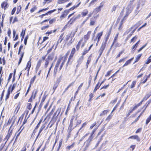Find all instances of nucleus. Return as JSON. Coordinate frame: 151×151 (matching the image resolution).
Returning <instances> with one entry per match:
<instances>
[{"mask_svg": "<svg viewBox=\"0 0 151 151\" xmlns=\"http://www.w3.org/2000/svg\"><path fill=\"white\" fill-rule=\"evenodd\" d=\"M103 32H101L98 34L97 38H98V42H99L102 35Z\"/></svg>", "mask_w": 151, "mask_h": 151, "instance_id": "25", "label": "nucleus"}, {"mask_svg": "<svg viewBox=\"0 0 151 151\" xmlns=\"http://www.w3.org/2000/svg\"><path fill=\"white\" fill-rule=\"evenodd\" d=\"M88 13V11L86 9H85L81 13V15L83 17L85 16Z\"/></svg>", "mask_w": 151, "mask_h": 151, "instance_id": "15", "label": "nucleus"}, {"mask_svg": "<svg viewBox=\"0 0 151 151\" xmlns=\"http://www.w3.org/2000/svg\"><path fill=\"white\" fill-rule=\"evenodd\" d=\"M96 22V20H94L93 18H91L90 19V25L93 26L95 24Z\"/></svg>", "mask_w": 151, "mask_h": 151, "instance_id": "16", "label": "nucleus"}, {"mask_svg": "<svg viewBox=\"0 0 151 151\" xmlns=\"http://www.w3.org/2000/svg\"><path fill=\"white\" fill-rule=\"evenodd\" d=\"M45 126L44 125H43L41 126V127L40 128V129L38 135L37 137V138L38 136L40 135V134L41 133V132L42 131V130L44 129L45 128Z\"/></svg>", "mask_w": 151, "mask_h": 151, "instance_id": "23", "label": "nucleus"}, {"mask_svg": "<svg viewBox=\"0 0 151 151\" xmlns=\"http://www.w3.org/2000/svg\"><path fill=\"white\" fill-rule=\"evenodd\" d=\"M24 114H22V115L20 117H19V121H18V122L20 120H21L22 121L23 119V118L24 117Z\"/></svg>", "mask_w": 151, "mask_h": 151, "instance_id": "59", "label": "nucleus"}, {"mask_svg": "<svg viewBox=\"0 0 151 151\" xmlns=\"http://www.w3.org/2000/svg\"><path fill=\"white\" fill-rule=\"evenodd\" d=\"M151 95V93L145 95V97L144 98L143 101H145Z\"/></svg>", "mask_w": 151, "mask_h": 151, "instance_id": "26", "label": "nucleus"}, {"mask_svg": "<svg viewBox=\"0 0 151 151\" xmlns=\"http://www.w3.org/2000/svg\"><path fill=\"white\" fill-rule=\"evenodd\" d=\"M80 3H81V2H80V3H79L78 4V5H76V6H73V7H72L70 8L69 10L70 11L73 10L75 8L78 7L79 6V5L80 4Z\"/></svg>", "mask_w": 151, "mask_h": 151, "instance_id": "39", "label": "nucleus"}, {"mask_svg": "<svg viewBox=\"0 0 151 151\" xmlns=\"http://www.w3.org/2000/svg\"><path fill=\"white\" fill-rule=\"evenodd\" d=\"M136 82L134 81H133L132 82V83L131 85V88H132L134 87L136 84Z\"/></svg>", "mask_w": 151, "mask_h": 151, "instance_id": "48", "label": "nucleus"}, {"mask_svg": "<svg viewBox=\"0 0 151 151\" xmlns=\"http://www.w3.org/2000/svg\"><path fill=\"white\" fill-rule=\"evenodd\" d=\"M74 84V82H73L70 83L68 86L65 89L64 92H65L67 90H68V88L71 86H73Z\"/></svg>", "mask_w": 151, "mask_h": 151, "instance_id": "33", "label": "nucleus"}, {"mask_svg": "<svg viewBox=\"0 0 151 151\" xmlns=\"http://www.w3.org/2000/svg\"><path fill=\"white\" fill-rule=\"evenodd\" d=\"M111 33V29H110V30L109 31L108 33L106 34V40L105 41V42L107 43L108 40L109 39V36Z\"/></svg>", "mask_w": 151, "mask_h": 151, "instance_id": "13", "label": "nucleus"}, {"mask_svg": "<svg viewBox=\"0 0 151 151\" xmlns=\"http://www.w3.org/2000/svg\"><path fill=\"white\" fill-rule=\"evenodd\" d=\"M109 111V110H104L102 112V113H101L100 114V116H101L103 115H105L107 114V113H108Z\"/></svg>", "mask_w": 151, "mask_h": 151, "instance_id": "27", "label": "nucleus"}, {"mask_svg": "<svg viewBox=\"0 0 151 151\" xmlns=\"http://www.w3.org/2000/svg\"><path fill=\"white\" fill-rule=\"evenodd\" d=\"M151 120V114L146 120V124L147 125Z\"/></svg>", "mask_w": 151, "mask_h": 151, "instance_id": "31", "label": "nucleus"}, {"mask_svg": "<svg viewBox=\"0 0 151 151\" xmlns=\"http://www.w3.org/2000/svg\"><path fill=\"white\" fill-rule=\"evenodd\" d=\"M7 5V4L6 2H4L1 4V6L2 8H4V9H5L6 8V6Z\"/></svg>", "mask_w": 151, "mask_h": 151, "instance_id": "24", "label": "nucleus"}, {"mask_svg": "<svg viewBox=\"0 0 151 151\" xmlns=\"http://www.w3.org/2000/svg\"><path fill=\"white\" fill-rule=\"evenodd\" d=\"M31 59H30L29 60L28 62L27 63L26 68H25V70L27 69V71H29V69L31 66Z\"/></svg>", "mask_w": 151, "mask_h": 151, "instance_id": "8", "label": "nucleus"}, {"mask_svg": "<svg viewBox=\"0 0 151 151\" xmlns=\"http://www.w3.org/2000/svg\"><path fill=\"white\" fill-rule=\"evenodd\" d=\"M11 86H10V87H9L8 91L7 94L6 95V100L9 97V94L10 92V89H11Z\"/></svg>", "mask_w": 151, "mask_h": 151, "instance_id": "21", "label": "nucleus"}, {"mask_svg": "<svg viewBox=\"0 0 151 151\" xmlns=\"http://www.w3.org/2000/svg\"><path fill=\"white\" fill-rule=\"evenodd\" d=\"M134 58L133 57L130 59H129L127 60L124 65L123 66V67L129 65V64H130L131 63V61Z\"/></svg>", "mask_w": 151, "mask_h": 151, "instance_id": "11", "label": "nucleus"}, {"mask_svg": "<svg viewBox=\"0 0 151 151\" xmlns=\"http://www.w3.org/2000/svg\"><path fill=\"white\" fill-rule=\"evenodd\" d=\"M128 139H136L137 141H140V139L137 135H134L130 137Z\"/></svg>", "mask_w": 151, "mask_h": 151, "instance_id": "10", "label": "nucleus"}, {"mask_svg": "<svg viewBox=\"0 0 151 151\" xmlns=\"http://www.w3.org/2000/svg\"><path fill=\"white\" fill-rule=\"evenodd\" d=\"M37 92V91L36 90H34L33 91L31 97L29 99V100L31 99V98H33V99H35V97L36 96V95Z\"/></svg>", "mask_w": 151, "mask_h": 151, "instance_id": "14", "label": "nucleus"}, {"mask_svg": "<svg viewBox=\"0 0 151 151\" xmlns=\"http://www.w3.org/2000/svg\"><path fill=\"white\" fill-rule=\"evenodd\" d=\"M41 64V62L40 60L39 61L37 65V66L36 68V71L37 72L39 69V68L40 67Z\"/></svg>", "mask_w": 151, "mask_h": 151, "instance_id": "20", "label": "nucleus"}, {"mask_svg": "<svg viewBox=\"0 0 151 151\" xmlns=\"http://www.w3.org/2000/svg\"><path fill=\"white\" fill-rule=\"evenodd\" d=\"M151 120V114L146 120V124L147 125Z\"/></svg>", "mask_w": 151, "mask_h": 151, "instance_id": "30", "label": "nucleus"}, {"mask_svg": "<svg viewBox=\"0 0 151 151\" xmlns=\"http://www.w3.org/2000/svg\"><path fill=\"white\" fill-rule=\"evenodd\" d=\"M68 1V0H58V4H62Z\"/></svg>", "mask_w": 151, "mask_h": 151, "instance_id": "22", "label": "nucleus"}, {"mask_svg": "<svg viewBox=\"0 0 151 151\" xmlns=\"http://www.w3.org/2000/svg\"><path fill=\"white\" fill-rule=\"evenodd\" d=\"M81 15L80 14L74 16L73 17L70 19L66 26H69L70 25L72 24L75 21L79 19Z\"/></svg>", "mask_w": 151, "mask_h": 151, "instance_id": "1", "label": "nucleus"}, {"mask_svg": "<svg viewBox=\"0 0 151 151\" xmlns=\"http://www.w3.org/2000/svg\"><path fill=\"white\" fill-rule=\"evenodd\" d=\"M28 36H27L26 37H25V38L24 39V43L25 45H26L27 44V39H28Z\"/></svg>", "mask_w": 151, "mask_h": 151, "instance_id": "53", "label": "nucleus"}, {"mask_svg": "<svg viewBox=\"0 0 151 151\" xmlns=\"http://www.w3.org/2000/svg\"><path fill=\"white\" fill-rule=\"evenodd\" d=\"M93 138V137L92 136V134H91V136L89 138L88 141H89V142H90L92 140Z\"/></svg>", "mask_w": 151, "mask_h": 151, "instance_id": "57", "label": "nucleus"}, {"mask_svg": "<svg viewBox=\"0 0 151 151\" xmlns=\"http://www.w3.org/2000/svg\"><path fill=\"white\" fill-rule=\"evenodd\" d=\"M141 55L142 54H139L138 55V56L136 58V61H135V63L137 62L139 60Z\"/></svg>", "mask_w": 151, "mask_h": 151, "instance_id": "45", "label": "nucleus"}, {"mask_svg": "<svg viewBox=\"0 0 151 151\" xmlns=\"http://www.w3.org/2000/svg\"><path fill=\"white\" fill-rule=\"evenodd\" d=\"M151 120V114L146 120V124L147 125Z\"/></svg>", "mask_w": 151, "mask_h": 151, "instance_id": "32", "label": "nucleus"}, {"mask_svg": "<svg viewBox=\"0 0 151 151\" xmlns=\"http://www.w3.org/2000/svg\"><path fill=\"white\" fill-rule=\"evenodd\" d=\"M99 83H98L96 85V86L93 90L94 92H95L96 91V90L99 88L100 86H99Z\"/></svg>", "mask_w": 151, "mask_h": 151, "instance_id": "47", "label": "nucleus"}, {"mask_svg": "<svg viewBox=\"0 0 151 151\" xmlns=\"http://www.w3.org/2000/svg\"><path fill=\"white\" fill-rule=\"evenodd\" d=\"M137 36H135L131 40V41L130 42V43H131L132 42H134V41L137 40Z\"/></svg>", "mask_w": 151, "mask_h": 151, "instance_id": "40", "label": "nucleus"}, {"mask_svg": "<svg viewBox=\"0 0 151 151\" xmlns=\"http://www.w3.org/2000/svg\"><path fill=\"white\" fill-rule=\"evenodd\" d=\"M24 52H23L21 55V57L19 59V60L18 62V64L19 65L21 63L22 58L24 56Z\"/></svg>", "mask_w": 151, "mask_h": 151, "instance_id": "36", "label": "nucleus"}, {"mask_svg": "<svg viewBox=\"0 0 151 151\" xmlns=\"http://www.w3.org/2000/svg\"><path fill=\"white\" fill-rule=\"evenodd\" d=\"M63 34H61L60 35V41H59V40L58 41V43H60L62 42V40H63Z\"/></svg>", "mask_w": 151, "mask_h": 151, "instance_id": "43", "label": "nucleus"}, {"mask_svg": "<svg viewBox=\"0 0 151 151\" xmlns=\"http://www.w3.org/2000/svg\"><path fill=\"white\" fill-rule=\"evenodd\" d=\"M103 7V5H101H101L99 6L98 7L96 8L94 10V11L96 12H99L101 9V8Z\"/></svg>", "mask_w": 151, "mask_h": 151, "instance_id": "19", "label": "nucleus"}, {"mask_svg": "<svg viewBox=\"0 0 151 151\" xmlns=\"http://www.w3.org/2000/svg\"><path fill=\"white\" fill-rule=\"evenodd\" d=\"M88 20V18H86L84 21L81 23V25L82 26L85 23L86 21Z\"/></svg>", "mask_w": 151, "mask_h": 151, "instance_id": "52", "label": "nucleus"}, {"mask_svg": "<svg viewBox=\"0 0 151 151\" xmlns=\"http://www.w3.org/2000/svg\"><path fill=\"white\" fill-rule=\"evenodd\" d=\"M92 56V54H91L88 57L87 61L86 63V65L87 66V68H88V65L89 64V63H90L91 59V58Z\"/></svg>", "mask_w": 151, "mask_h": 151, "instance_id": "18", "label": "nucleus"}, {"mask_svg": "<svg viewBox=\"0 0 151 151\" xmlns=\"http://www.w3.org/2000/svg\"><path fill=\"white\" fill-rule=\"evenodd\" d=\"M106 42H105L102 43L101 48L99 51V52L100 53V54L102 53V52L106 47Z\"/></svg>", "mask_w": 151, "mask_h": 151, "instance_id": "5", "label": "nucleus"}, {"mask_svg": "<svg viewBox=\"0 0 151 151\" xmlns=\"http://www.w3.org/2000/svg\"><path fill=\"white\" fill-rule=\"evenodd\" d=\"M83 41V38L81 39L78 42V43L76 47L77 50H78L80 47V45L81 44L82 45V42Z\"/></svg>", "mask_w": 151, "mask_h": 151, "instance_id": "12", "label": "nucleus"}, {"mask_svg": "<svg viewBox=\"0 0 151 151\" xmlns=\"http://www.w3.org/2000/svg\"><path fill=\"white\" fill-rule=\"evenodd\" d=\"M98 0H92L91 3L89 4V6H90L91 5H93L94 4V3L95 2H96Z\"/></svg>", "mask_w": 151, "mask_h": 151, "instance_id": "46", "label": "nucleus"}, {"mask_svg": "<svg viewBox=\"0 0 151 151\" xmlns=\"http://www.w3.org/2000/svg\"><path fill=\"white\" fill-rule=\"evenodd\" d=\"M37 8L35 6H34L30 10V12L31 13L33 12Z\"/></svg>", "mask_w": 151, "mask_h": 151, "instance_id": "51", "label": "nucleus"}, {"mask_svg": "<svg viewBox=\"0 0 151 151\" xmlns=\"http://www.w3.org/2000/svg\"><path fill=\"white\" fill-rule=\"evenodd\" d=\"M68 11L67 10H65L63 12V14L60 16V18L61 20L64 18L68 14Z\"/></svg>", "mask_w": 151, "mask_h": 151, "instance_id": "7", "label": "nucleus"}, {"mask_svg": "<svg viewBox=\"0 0 151 151\" xmlns=\"http://www.w3.org/2000/svg\"><path fill=\"white\" fill-rule=\"evenodd\" d=\"M125 20V18H124L122 19V21L120 22V23L119 26V30H121L122 28V24H123V21L124 20Z\"/></svg>", "mask_w": 151, "mask_h": 151, "instance_id": "17", "label": "nucleus"}, {"mask_svg": "<svg viewBox=\"0 0 151 151\" xmlns=\"http://www.w3.org/2000/svg\"><path fill=\"white\" fill-rule=\"evenodd\" d=\"M75 52H76V49L74 47H73L72 49L71 52L70 54V55H71V56H73V55L75 53Z\"/></svg>", "mask_w": 151, "mask_h": 151, "instance_id": "29", "label": "nucleus"}, {"mask_svg": "<svg viewBox=\"0 0 151 151\" xmlns=\"http://www.w3.org/2000/svg\"><path fill=\"white\" fill-rule=\"evenodd\" d=\"M147 79V78H146L145 76H144L143 79L141 81V82L143 83H144L146 82Z\"/></svg>", "mask_w": 151, "mask_h": 151, "instance_id": "44", "label": "nucleus"}, {"mask_svg": "<svg viewBox=\"0 0 151 151\" xmlns=\"http://www.w3.org/2000/svg\"><path fill=\"white\" fill-rule=\"evenodd\" d=\"M106 42H105L102 43L101 48L99 51V52L100 53V54L102 53V52L106 47Z\"/></svg>", "mask_w": 151, "mask_h": 151, "instance_id": "6", "label": "nucleus"}, {"mask_svg": "<svg viewBox=\"0 0 151 151\" xmlns=\"http://www.w3.org/2000/svg\"><path fill=\"white\" fill-rule=\"evenodd\" d=\"M61 111V109L58 108L57 111H56V112L54 113V116H55L57 114V116H58L60 112Z\"/></svg>", "mask_w": 151, "mask_h": 151, "instance_id": "28", "label": "nucleus"}, {"mask_svg": "<svg viewBox=\"0 0 151 151\" xmlns=\"http://www.w3.org/2000/svg\"><path fill=\"white\" fill-rule=\"evenodd\" d=\"M54 54H52V55H49L48 58L49 60H52L53 58Z\"/></svg>", "mask_w": 151, "mask_h": 151, "instance_id": "49", "label": "nucleus"}, {"mask_svg": "<svg viewBox=\"0 0 151 151\" xmlns=\"http://www.w3.org/2000/svg\"><path fill=\"white\" fill-rule=\"evenodd\" d=\"M142 114V113H141L138 116L137 118L135 120V121L134 122H133L132 123L137 122L139 119L140 118L141 116V115Z\"/></svg>", "mask_w": 151, "mask_h": 151, "instance_id": "55", "label": "nucleus"}, {"mask_svg": "<svg viewBox=\"0 0 151 151\" xmlns=\"http://www.w3.org/2000/svg\"><path fill=\"white\" fill-rule=\"evenodd\" d=\"M147 43L145 45L142 46L140 48V49L138 50V52H139L140 51L143 49L147 45Z\"/></svg>", "mask_w": 151, "mask_h": 151, "instance_id": "54", "label": "nucleus"}, {"mask_svg": "<svg viewBox=\"0 0 151 151\" xmlns=\"http://www.w3.org/2000/svg\"><path fill=\"white\" fill-rule=\"evenodd\" d=\"M16 7H14L13 9H12V13H11V14L12 15H13L14 13L16 11Z\"/></svg>", "mask_w": 151, "mask_h": 151, "instance_id": "62", "label": "nucleus"}, {"mask_svg": "<svg viewBox=\"0 0 151 151\" xmlns=\"http://www.w3.org/2000/svg\"><path fill=\"white\" fill-rule=\"evenodd\" d=\"M27 149L26 146H24L22 149L21 151H26Z\"/></svg>", "mask_w": 151, "mask_h": 151, "instance_id": "64", "label": "nucleus"}, {"mask_svg": "<svg viewBox=\"0 0 151 151\" xmlns=\"http://www.w3.org/2000/svg\"><path fill=\"white\" fill-rule=\"evenodd\" d=\"M61 80V78L60 77L58 78L56 82L55 83H58V84H59V83L60 82Z\"/></svg>", "mask_w": 151, "mask_h": 151, "instance_id": "58", "label": "nucleus"}, {"mask_svg": "<svg viewBox=\"0 0 151 151\" xmlns=\"http://www.w3.org/2000/svg\"><path fill=\"white\" fill-rule=\"evenodd\" d=\"M112 115L110 114L107 117V118L106 119V120L107 121H109L111 119L112 117Z\"/></svg>", "mask_w": 151, "mask_h": 151, "instance_id": "38", "label": "nucleus"}, {"mask_svg": "<svg viewBox=\"0 0 151 151\" xmlns=\"http://www.w3.org/2000/svg\"><path fill=\"white\" fill-rule=\"evenodd\" d=\"M126 15L124 17V18H125L127 17L128 15L129 14L131 13L132 9L131 8V6H129L127 7L126 8Z\"/></svg>", "mask_w": 151, "mask_h": 151, "instance_id": "4", "label": "nucleus"}, {"mask_svg": "<svg viewBox=\"0 0 151 151\" xmlns=\"http://www.w3.org/2000/svg\"><path fill=\"white\" fill-rule=\"evenodd\" d=\"M49 27V26L48 25H47L46 26H43L41 27V29L42 30H44L48 28Z\"/></svg>", "mask_w": 151, "mask_h": 151, "instance_id": "50", "label": "nucleus"}, {"mask_svg": "<svg viewBox=\"0 0 151 151\" xmlns=\"http://www.w3.org/2000/svg\"><path fill=\"white\" fill-rule=\"evenodd\" d=\"M21 8H22V7H21V6L20 5L17 8V11L16 12V13L17 14H18L21 11Z\"/></svg>", "mask_w": 151, "mask_h": 151, "instance_id": "35", "label": "nucleus"}, {"mask_svg": "<svg viewBox=\"0 0 151 151\" xmlns=\"http://www.w3.org/2000/svg\"><path fill=\"white\" fill-rule=\"evenodd\" d=\"M151 62V59L149 58L148 59L146 63L145 64H148L150 62Z\"/></svg>", "mask_w": 151, "mask_h": 151, "instance_id": "63", "label": "nucleus"}, {"mask_svg": "<svg viewBox=\"0 0 151 151\" xmlns=\"http://www.w3.org/2000/svg\"><path fill=\"white\" fill-rule=\"evenodd\" d=\"M61 61V59H60L58 60L56 63L55 65L54 69V71L57 72V71L60 65V63Z\"/></svg>", "mask_w": 151, "mask_h": 151, "instance_id": "9", "label": "nucleus"}, {"mask_svg": "<svg viewBox=\"0 0 151 151\" xmlns=\"http://www.w3.org/2000/svg\"><path fill=\"white\" fill-rule=\"evenodd\" d=\"M111 71H112V70H111L110 71H108V72H107L106 75H105V76H109L110 75V74H111Z\"/></svg>", "mask_w": 151, "mask_h": 151, "instance_id": "61", "label": "nucleus"}, {"mask_svg": "<svg viewBox=\"0 0 151 151\" xmlns=\"http://www.w3.org/2000/svg\"><path fill=\"white\" fill-rule=\"evenodd\" d=\"M77 30L74 31V32H71L70 33V40L68 42V45H70L74 41V39H73V37H74L76 32L77 31Z\"/></svg>", "mask_w": 151, "mask_h": 151, "instance_id": "2", "label": "nucleus"}, {"mask_svg": "<svg viewBox=\"0 0 151 151\" xmlns=\"http://www.w3.org/2000/svg\"><path fill=\"white\" fill-rule=\"evenodd\" d=\"M58 85V83H55L54 84L53 88V89L54 90V92L55 91Z\"/></svg>", "mask_w": 151, "mask_h": 151, "instance_id": "42", "label": "nucleus"}, {"mask_svg": "<svg viewBox=\"0 0 151 151\" xmlns=\"http://www.w3.org/2000/svg\"><path fill=\"white\" fill-rule=\"evenodd\" d=\"M16 85V84L15 83H14L13 86H12V88H11V92H12L14 89L15 88Z\"/></svg>", "mask_w": 151, "mask_h": 151, "instance_id": "56", "label": "nucleus"}, {"mask_svg": "<svg viewBox=\"0 0 151 151\" xmlns=\"http://www.w3.org/2000/svg\"><path fill=\"white\" fill-rule=\"evenodd\" d=\"M90 37L87 35L84 36L83 41L82 42V45H81V47H83L84 46L85 43L86 42L87 40L89 39Z\"/></svg>", "mask_w": 151, "mask_h": 151, "instance_id": "3", "label": "nucleus"}, {"mask_svg": "<svg viewBox=\"0 0 151 151\" xmlns=\"http://www.w3.org/2000/svg\"><path fill=\"white\" fill-rule=\"evenodd\" d=\"M74 143H73L70 146H68L67 147V149H68V150H70V149L73 148L74 146Z\"/></svg>", "mask_w": 151, "mask_h": 151, "instance_id": "41", "label": "nucleus"}, {"mask_svg": "<svg viewBox=\"0 0 151 151\" xmlns=\"http://www.w3.org/2000/svg\"><path fill=\"white\" fill-rule=\"evenodd\" d=\"M42 121V120H40L39 122V123H38L37 125V126H36V128H35V129H38V127H39V126H40V124H41V122Z\"/></svg>", "mask_w": 151, "mask_h": 151, "instance_id": "60", "label": "nucleus"}, {"mask_svg": "<svg viewBox=\"0 0 151 151\" xmlns=\"http://www.w3.org/2000/svg\"><path fill=\"white\" fill-rule=\"evenodd\" d=\"M134 26H133L130 27L129 29H128L125 33L124 34H127L130 31H131L132 29L134 27Z\"/></svg>", "mask_w": 151, "mask_h": 151, "instance_id": "34", "label": "nucleus"}, {"mask_svg": "<svg viewBox=\"0 0 151 151\" xmlns=\"http://www.w3.org/2000/svg\"><path fill=\"white\" fill-rule=\"evenodd\" d=\"M36 78V76H34L33 78H32L31 79L30 81V84L31 85L33 84L35 81V79Z\"/></svg>", "mask_w": 151, "mask_h": 151, "instance_id": "37", "label": "nucleus"}]
</instances>
